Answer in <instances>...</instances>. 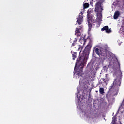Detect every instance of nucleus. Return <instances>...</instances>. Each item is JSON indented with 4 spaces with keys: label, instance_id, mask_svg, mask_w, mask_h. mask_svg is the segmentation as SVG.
<instances>
[{
    "label": "nucleus",
    "instance_id": "obj_7",
    "mask_svg": "<svg viewBox=\"0 0 124 124\" xmlns=\"http://www.w3.org/2000/svg\"><path fill=\"white\" fill-rule=\"evenodd\" d=\"M80 30L77 28L75 30V35L77 36V37H80L81 36V32L80 31Z\"/></svg>",
    "mask_w": 124,
    "mask_h": 124
},
{
    "label": "nucleus",
    "instance_id": "obj_4",
    "mask_svg": "<svg viewBox=\"0 0 124 124\" xmlns=\"http://www.w3.org/2000/svg\"><path fill=\"white\" fill-rule=\"evenodd\" d=\"M77 23H78V25H81L82 23H83V13H82V12L79 14V16L77 20Z\"/></svg>",
    "mask_w": 124,
    "mask_h": 124
},
{
    "label": "nucleus",
    "instance_id": "obj_2",
    "mask_svg": "<svg viewBox=\"0 0 124 124\" xmlns=\"http://www.w3.org/2000/svg\"><path fill=\"white\" fill-rule=\"evenodd\" d=\"M95 53H96L98 56H99V57H102V58L103 56L105 57V56H106V52L103 51L102 49L96 48L95 49Z\"/></svg>",
    "mask_w": 124,
    "mask_h": 124
},
{
    "label": "nucleus",
    "instance_id": "obj_5",
    "mask_svg": "<svg viewBox=\"0 0 124 124\" xmlns=\"http://www.w3.org/2000/svg\"><path fill=\"white\" fill-rule=\"evenodd\" d=\"M101 31H106V33H111V32H112V30H111V28L109 29V26H104L101 29Z\"/></svg>",
    "mask_w": 124,
    "mask_h": 124
},
{
    "label": "nucleus",
    "instance_id": "obj_6",
    "mask_svg": "<svg viewBox=\"0 0 124 124\" xmlns=\"http://www.w3.org/2000/svg\"><path fill=\"white\" fill-rule=\"evenodd\" d=\"M121 15V13H120V11H116L114 13V15L113 16V18L114 20H117L118 18H119V16Z\"/></svg>",
    "mask_w": 124,
    "mask_h": 124
},
{
    "label": "nucleus",
    "instance_id": "obj_19",
    "mask_svg": "<svg viewBox=\"0 0 124 124\" xmlns=\"http://www.w3.org/2000/svg\"><path fill=\"white\" fill-rule=\"evenodd\" d=\"M80 49H81V46H80L78 49V51H80Z\"/></svg>",
    "mask_w": 124,
    "mask_h": 124
},
{
    "label": "nucleus",
    "instance_id": "obj_13",
    "mask_svg": "<svg viewBox=\"0 0 124 124\" xmlns=\"http://www.w3.org/2000/svg\"><path fill=\"white\" fill-rule=\"evenodd\" d=\"M90 6V5L88 3H85L83 4V8L84 9H86V8H88Z\"/></svg>",
    "mask_w": 124,
    "mask_h": 124
},
{
    "label": "nucleus",
    "instance_id": "obj_3",
    "mask_svg": "<svg viewBox=\"0 0 124 124\" xmlns=\"http://www.w3.org/2000/svg\"><path fill=\"white\" fill-rule=\"evenodd\" d=\"M104 2V0H100L99 2H97L95 6V12H97V15H98V13L99 12V9L101 7V4Z\"/></svg>",
    "mask_w": 124,
    "mask_h": 124
},
{
    "label": "nucleus",
    "instance_id": "obj_22",
    "mask_svg": "<svg viewBox=\"0 0 124 124\" xmlns=\"http://www.w3.org/2000/svg\"><path fill=\"white\" fill-rule=\"evenodd\" d=\"M113 121H114V118H113Z\"/></svg>",
    "mask_w": 124,
    "mask_h": 124
},
{
    "label": "nucleus",
    "instance_id": "obj_8",
    "mask_svg": "<svg viewBox=\"0 0 124 124\" xmlns=\"http://www.w3.org/2000/svg\"><path fill=\"white\" fill-rule=\"evenodd\" d=\"M71 53L72 55L73 60H75V59H76V58H77V53L74 52L73 51H71Z\"/></svg>",
    "mask_w": 124,
    "mask_h": 124
},
{
    "label": "nucleus",
    "instance_id": "obj_17",
    "mask_svg": "<svg viewBox=\"0 0 124 124\" xmlns=\"http://www.w3.org/2000/svg\"><path fill=\"white\" fill-rule=\"evenodd\" d=\"M88 27L90 29H92V27H93V24H92L91 23H90V21H88Z\"/></svg>",
    "mask_w": 124,
    "mask_h": 124
},
{
    "label": "nucleus",
    "instance_id": "obj_1",
    "mask_svg": "<svg viewBox=\"0 0 124 124\" xmlns=\"http://www.w3.org/2000/svg\"><path fill=\"white\" fill-rule=\"evenodd\" d=\"M91 49H92V45L91 43H89L83 51L82 55L78 58L76 62L74 73H76L77 75L78 76H82L83 75V69L87 62Z\"/></svg>",
    "mask_w": 124,
    "mask_h": 124
},
{
    "label": "nucleus",
    "instance_id": "obj_18",
    "mask_svg": "<svg viewBox=\"0 0 124 124\" xmlns=\"http://www.w3.org/2000/svg\"><path fill=\"white\" fill-rule=\"evenodd\" d=\"M78 28V30L81 31L82 30V26H79Z\"/></svg>",
    "mask_w": 124,
    "mask_h": 124
},
{
    "label": "nucleus",
    "instance_id": "obj_20",
    "mask_svg": "<svg viewBox=\"0 0 124 124\" xmlns=\"http://www.w3.org/2000/svg\"><path fill=\"white\" fill-rule=\"evenodd\" d=\"M120 74H121V75H122V72L121 71V70H120Z\"/></svg>",
    "mask_w": 124,
    "mask_h": 124
},
{
    "label": "nucleus",
    "instance_id": "obj_21",
    "mask_svg": "<svg viewBox=\"0 0 124 124\" xmlns=\"http://www.w3.org/2000/svg\"><path fill=\"white\" fill-rule=\"evenodd\" d=\"M81 51L80 52V55H81Z\"/></svg>",
    "mask_w": 124,
    "mask_h": 124
},
{
    "label": "nucleus",
    "instance_id": "obj_15",
    "mask_svg": "<svg viewBox=\"0 0 124 124\" xmlns=\"http://www.w3.org/2000/svg\"><path fill=\"white\" fill-rule=\"evenodd\" d=\"M76 42H77V39L75 38L73 43L72 44V46H75L77 43Z\"/></svg>",
    "mask_w": 124,
    "mask_h": 124
},
{
    "label": "nucleus",
    "instance_id": "obj_9",
    "mask_svg": "<svg viewBox=\"0 0 124 124\" xmlns=\"http://www.w3.org/2000/svg\"><path fill=\"white\" fill-rule=\"evenodd\" d=\"M101 80L104 82H108L109 81V78H108V74H106L105 78H102Z\"/></svg>",
    "mask_w": 124,
    "mask_h": 124
},
{
    "label": "nucleus",
    "instance_id": "obj_16",
    "mask_svg": "<svg viewBox=\"0 0 124 124\" xmlns=\"http://www.w3.org/2000/svg\"><path fill=\"white\" fill-rule=\"evenodd\" d=\"M92 12H93L92 11V10H91V9H88L87 11V13L88 16H89V15L91 14V13H92Z\"/></svg>",
    "mask_w": 124,
    "mask_h": 124
},
{
    "label": "nucleus",
    "instance_id": "obj_11",
    "mask_svg": "<svg viewBox=\"0 0 124 124\" xmlns=\"http://www.w3.org/2000/svg\"><path fill=\"white\" fill-rule=\"evenodd\" d=\"M100 8H101V13L99 14V15L101 16L100 17H99L98 18V20H99V22H101V21L102 20V16L101 14V12H102V10H103V7H102V6H101V7H100Z\"/></svg>",
    "mask_w": 124,
    "mask_h": 124
},
{
    "label": "nucleus",
    "instance_id": "obj_23",
    "mask_svg": "<svg viewBox=\"0 0 124 124\" xmlns=\"http://www.w3.org/2000/svg\"><path fill=\"white\" fill-rule=\"evenodd\" d=\"M79 46H81V45H80Z\"/></svg>",
    "mask_w": 124,
    "mask_h": 124
},
{
    "label": "nucleus",
    "instance_id": "obj_14",
    "mask_svg": "<svg viewBox=\"0 0 124 124\" xmlns=\"http://www.w3.org/2000/svg\"><path fill=\"white\" fill-rule=\"evenodd\" d=\"M79 42H80L82 45H85V42H86V41H85V39L83 38V39L79 40Z\"/></svg>",
    "mask_w": 124,
    "mask_h": 124
},
{
    "label": "nucleus",
    "instance_id": "obj_12",
    "mask_svg": "<svg viewBox=\"0 0 124 124\" xmlns=\"http://www.w3.org/2000/svg\"><path fill=\"white\" fill-rule=\"evenodd\" d=\"M116 59L117 60V62L118 63L119 67L117 68H113V70H114V71H115V72H116V70H120V69H121V66H120V62H119V61H118V59L116 58Z\"/></svg>",
    "mask_w": 124,
    "mask_h": 124
},
{
    "label": "nucleus",
    "instance_id": "obj_10",
    "mask_svg": "<svg viewBox=\"0 0 124 124\" xmlns=\"http://www.w3.org/2000/svg\"><path fill=\"white\" fill-rule=\"evenodd\" d=\"M99 93L100 94H101L102 95H104V93H105V92H104V88L103 87H100L99 88Z\"/></svg>",
    "mask_w": 124,
    "mask_h": 124
}]
</instances>
